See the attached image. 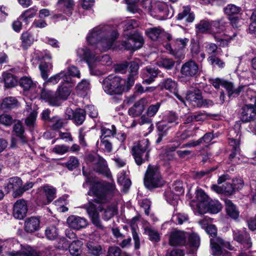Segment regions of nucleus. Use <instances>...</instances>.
Segmentation results:
<instances>
[{
  "instance_id": "1",
  "label": "nucleus",
  "mask_w": 256,
  "mask_h": 256,
  "mask_svg": "<svg viewBox=\"0 0 256 256\" xmlns=\"http://www.w3.org/2000/svg\"><path fill=\"white\" fill-rule=\"evenodd\" d=\"M82 174L86 177L83 186L85 188L90 184V188L88 194L94 197L92 202L89 201L87 204L84 205V208L86 210L92 224L98 228L103 229L104 226L100 219L99 212L103 210L102 204L107 200V192L101 184L98 182L92 184L89 174L85 171L84 167L82 168Z\"/></svg>"
},
{
  "instance_id": "2",
  "label": "nucleus",
  "mask_w": 256,
  "mask_h": 256,
  "mask_svg": "<svg viewBox=\"0 0 256 256\" xmlns=\"http://www.w3.org/2000/svg\"><path fill=\"white\" fill-rule=\"evenodd\" d=\"M118 37L116 30L110 26H99L90 30L86 36L88 44L106 51L112 48Z\"/></svg>"
},
{
  "instance_id": "3",
  "label": "nucleus",
  "mask_w": 256,
  "mask_h": 256,
  "mask_svg": "<svg viewBox=\"0 0 256 256\" xmlns=\"http://www.w3.org/2000/svg\"><path fill=\"white\" fill-rule=\"evenodd\" d=\"M227 24L224 20L210 21L205 19L196 24V28L197 32L212 34L215 40L220 42V46H226L232 38L227 30Z\"/></svg>"
},
{
  "instance_id": "4",
  "label": "nucleus",
  "mask_w": 256,
  "mask_h": 256,
  "mask_svg": "<svg viewBox=\"0 0 256 256\" xmlns=\"http://www.w3.org/2000/svg\"><path fill=\"white\" fill-rule=\"evenodd\" d=\"M76 54L81 61H85L87 63L92 75L100 76L103 74L98 68L100 64L110 66L112 63L108 55L104 54L100 56H96L86 46L78 48Z\"/></svg>"
},
{
  "instance_id": "5",
  "label": "nucleus",
  "mask_w": 256,
  "mask_h": 256,
  "mask_svg": "<svg viewBox=\"0 0 256 256\" xmlns=\"http://www.w3.org/2000/svg\"><path fill=\"white\" fill-rule=\"evenodd\" d=\"M122 25L125 33L124 34V40L122 42L120 48L134 51L140 48L144 43L142 36L138 34L126 32L138 26V22L133 19L127 20L122 22Z\"/></svg>"
},
{
  "instance_id": "6",
  "label": "nucleus",
  "mask_w": 256,
  "mask_h": 256,
  "mask_svg": "<svg viewBox=\"0 0 256 256\" xmlns=\"http://www.w3.org/2000/svg\"><path fill=\"white\" fill-rule=\"evenodd\" d=\"M169 244L172 246L186 244L193 248H198L200 244V238L195 233L189 234L184 231L174 230L170 233Z\"/></svg>"
},
{
  "instance_id": "7",
  "label": "nucleus",
  "mask_w": 256,
  "mask_h": 256,
  "mask_svg": "<svg viewBox=\"0 0 256 256\" xmlns=\"http://www.w3.org/2000/svg\"><path fill=\"white\" fill-rule=\"evenodd\" d=\"M104 91L111 96L121 95L124 92L128 90L131 87L126 80L120 76L110 75L102 82Z\"/></svg>"
},
{
  "instance_id": "8",
  "label": "nucleus",
  "mask_w": 256,
  "mask_h": 256,
  "mask_svg": "<svg viewBox=\"0 0 256 256\" xmlns=\"http://www.w3.org/2000/svg\"><path fill=\"white\" fill-rule=\"evenodd\" d=\"M150 143L148 139H143L134 146L132 148V154L138 166L148 160L150 156Z\"/></svg>"
},
{
  "instance_id": "9",
  "label": "nucleus",
  "mask_w": 256,
  "mask_h": 256,
  "mask_svg": "<svg viewBox=\"0 0 256 256\" xmlns=\"http://www.w3.org/2000/svg\"><path fill=\"white\" fill-rule=\"evenodd\" d=\"M144 184L149 189L163 185L164 180L157 167L151 166H148L144 178Z\"/></svg>"
},
{
  "instance_id": "10",
  "label": "nucleus",
  "mask_w": 256,
  "mask_h": 256,
  "mask_svg": "<svg viewBox=\"0 0 256 256\" xmlns=\"http://www.w3.org/2000/svg\"><path fill=\"white\" fill-rule=\"evenodd\" d=\"M20 86L23 88L24 95L32 100L38 96V92L40 87L36 82H34L28 76H22L19 81Z\"/></svg>"
},
{
  "instance_id": "11",
  "label": "nucleus",
  "mask_w": 256,
  "mask_h": 256,
  "mask_svg": "<svg viewBox=\"0 0 256 256\" xmlns=\"http://www.w3.org/2000/svg\"><path fill=\"white\" fill-rule=\"evenodd\" d=\"M184 102H182L186 106V102H188L194 106L197 107H209L213 105L212 100L208 99H203L202 94L198 90L188 92Z\"/></svg>"
},
{
  "instance_id": "12",
  "label": "nucleus",
  "mask_w": 256,
  "mask_h": 256,
  "mask_svg": "<svg viewBox=\"0 0 256 256\" xmlns=\"http://www.w3.org/2000/svg\"><path fill=\"white\" fill-rule=\"evenodd\" d=\"M209 81L216 89L219 88L220 86L224 88L226 90L230 98L237 96L242 92V89L246 88V87L240 86L235 88L232 82L220 78H212Z\"/></svg>"
},
{
  "instance_id": "13",
  "label": "nucleus",
  "mask_w": 256,
  "mask_h": 256,
  "mask_svg": "<svg viewBox=\"0 0 256 256\" xmlns=\"http://www.w3.org/2000/svg\"><path fill=\"white\" fill-rule=\"evenodd\" d=\"M73 0H58L56 4L57 13L53 16V18L64 20L66 16H70L74 10Z\"/></svg>"
},
{
  "instance_id": "14",
  "label": "nucleus",
  "mask_w": 256,
  "mask_h": 256,
  "mask_svg": "<svg viewBox=\"0 0 256 256\" xmlns=\"http://www.w3.org/2000/svg\"><path fill=\"white\" fill-rule=\"evenodd\" d=\"M184 192L182 183L181 181L178 180L172 184V188L166 190L164 196L167 202L174 206L178 203L179 196Z\"/></svg>"
},
{
  "instance_id": "15",
  "label": "nucleus",
  "mask_w": 256,
  "mask_h": 256,
  "mask_svg": "<svg viewBox=\"0 0 256 256\" xmlns=\"http://www.w3.org/2000/svg\"><path fill=\"white\" fill-rule=\"evenodd\" d=\"M189 42L188 38H177L174 41L173 48L170 44L166 45V48L172 54L181 58L184 56V50Z\"/></svg>"
},
{
  "instance_id": "16",
  "label": "nucleus",
  "mask_w": 256,
  "mask_h": 256,
  "mask_svg": "<svg viewBox=\"0 0 256 256\" xmlns=\"http://www.w3.org/2000/svg\"><path fill=\"white\" fill-rule=\"evenodd\" d=\"M210 242L214 256H230V253L224 250V248H227V245L228 244L225 243L222 238H211Z\"/></svg>"
},
{
  "instance_id": "17",
  "label": "nucleus",
  "mask_w": 256,
  "mask_h": 256,
  "mask_svg": "<svg viewBox=\"0 0 256 256\" xmlns=\"http://www.w3.org/2000/svg\"><path fill=\"white\" fill-rule=\"evenodd\" d=\"M38 190L40 194H44L46 196V198H42L40 196L37 198V201L40 205H47L56 197V189L52 186L46 184Z\"/></svg>"
},
{
  "instance_id": "18",
  "label": "nucleus",
  "mask_w": 256,
  "mask_h": 256,
  "mask_svg": "<svg viewBox=\"0 0 256 256\" xmlns=\"http://www.w3.org/2000/svg\"><path fill=\"white\" fill-rule=\"evenodd\" d=\"M154 11L156 15L152 16L160 20H166L172 16V14H170V12L167 4L163 2L155 1Z\"/></svg>"
},
{
  "instance_id": "19",
  "label": "nucleus",
  "mask_w": 256,
  "mask_h": 256,
  "mask_svg": "<svg viewBox=\"0 0 256 256\" xmlns=\"http://www.w3.org/2000/svg\"><path fill=\"white\" fill-rule=\"evenodd\" d=\"M65 114L66 119L72 120L77 126L82 124L86 119V112L80 108L74 111L72 108H68L66 110Z\"/></svg>"
},
{
  "instance_id": "20",
  "label": "nucleus",
  "mask_w": 256,
  "mask_h": 256,
  "mask_svg": "<svg viewBox=\"0 0 256 256\" xmlns=\"http://www.w3.org/2000/svg\"><path fill=\"white\" fill-rule=\"evenodd\" d=\"M146 36L152 40H156L165 36L168 41L172 39V36L166 33L163 28L160 26L152 27L148 28L145 30Z\"/></svg>"
},
{
  "instance_id": "21",
  "label": "nucleus",
  "mask_w": 256,
  "mask_h": 256,
  "mask_svg": "<svg viewBox=\"0 0 256 256\" xmlns=\"http://www.w3.org/2000/svg\"><path fill=\"white\" fill-rule=\"evenodd\" d=\"M200 72L198 64L193 60H188L184 64L180 69L182 76L192 78L196 76Z\"/></svg>"
},
{
  "instance_id": "22",
  "label": "nucleus",
  "mask_w": 256,
  "mask_h": 256,
  "mask_svg": "<svg viewBox=\"0 0 256 256\" xmlns=\"http://www.w3.org/2000/svg\"><path fill=\"white\" fill-rule=\"evenodd\" d=\"M162 89H166L173 93L176 98L182 102H184V98L180 96L178 91V84L172 78L164 80L160 84Z\"/></svg>"
},
{
  "instance_id": "23",
  "label": "nucleus",
  "mask_w": 256,
  "mask_h": 256,
  "mask_svg": "<svg viewBox=\"0 0 256 256\" xmlns=\"http://www.w3.org/2000/svg\"><path fill=\"white\" fill-rule=\"evenodd\" d=\"M240 119L246 122H254L256 120V108H254L253 104H246L242 107Z\"/></svg>"
},
{
  "instance_id": "24",
  "label": "nucleus",
  "mask_w": 256,
  "mask_h": 256,
  "mask_svg": "<svg viewBox=\"0 0 256 256\" xmlns=\"http://www.w3.org/2000/svg\"><path fill=\"white\" fill-rule=\"evenodd\" d=\"M233 237L234 240L242 244L245 248H251L252 242L250 234L246 231V228L242 230L237 229L233 230Z\"/></svg>"
},
{
  "instance_id": "25",
  "label": "nucleus",
  "mask_w": 256,
  "mask_h": 256,
  "mask_svg": "<svg viewBox=\"0 0 256 256\" xmlns=\"http://www.w3.org/2000/svg\"><path fill=\"white\" fill-rule=\"evenodd\" d=\"M27 211V204L24 200H19L15 202L13 208V216L16 218L23 219L26 216Z\"/></svg>"
},
{
  "instance_id": "26",
  "label": "nucleus",
  "mask_w": 256,
  "mask_h": 256,
  "mask_svg": "<svg viewBox=\"0 0 256 256\" xmlns=\"http://www.w3.org/2000/svg\"><path fill=\"white\" fill-rule=\"evenodd\" d=\"M158 70L155 68L146 66L142 69L141 72V76L143 79L142 84H150L154 81L158 76Z\"/></svg>"
},
{
  "instance_id": "27",
  "label": "nucleus",
  "mask_w": 256,
  "mask_h": 256,
  "mask_svg": "<svg viewBox=\"0 0 256 256\" xmlns=\"http://www.w3.org/2000/svg\"><path fill=\"white\" fill-rule=\"evenodd\" d=\"M39 95L41 99L48 102L50 106H58L60 104L56 94H54L50 90L44 89L40 87V91L38 92Z\"/></svg>"
},
{
  "instance_id": "28",
  "label": "nucleus",
  "mask_w": 256,
  "mask_h": 256,
  "mask_svg": "<svg viewBox=\"0 0 256 256\" xmlns=\"http://www.w3.org/2000/svg\"><path fill=\"white\" fill-rule=\"evenodd\" d=\"M148 104V100L146 98H142L136 102L134 105L129 108L128 113L132 117L140 116L144 112L145 107Z\"/></svg>"
},
{
  "instance_id": "29",
  "label": "nucleus",
  "mask_w": 256,
  "mask_h": 256,
  "mask_svg": "<svg viewBox=\"0 0 256 256\" xmlns=\"http://www.w3.org/2000/svg\"><path fill=\"white\" fill-rule=\"evenodd\" d=\"M24 113L27 116L25 119V124L30 128H34L36 122L38 112L35 110H32L31 103L26 102Z\"/></svg>"
},
{
  "instance_id": "30",
  "label": "nucleus",
  "mask_w": 256,
  "mask_h": 256,
  "mask_svg": "<svg viewBox=\"0 0 256 256\" xmlns=\"http://www.w3.org/2000/svg\"><path fill=\"white\" fill-rule=\"evenodd\" d=\"M69 227L76 230L85 228L88 224L87 220L84 218L77 216H70L67 218Z\"/></svg>"
},
{
  "instance_id": "31",
  "label": "nucleus",
  "mask_w": 256,
  "mask_h": 256,
  "mask_svg": "<svg viewBox=\"0 0 256 256\" xmlns=\"http://www.w3.org/2000/svg\"><path fill=\"white\" fill-rule=\"evenodd\" d=\"M88 158L92 160L93 164H98L100 168L96 169L99 172L104 174L108 178L111 177V174L108 169L106 162L102 158H94L92 156H89Z\"/></svg>"
},
{
  "instance_id": "32",
  "label": "nucleus",
  "mask_w": 256,
  "mask_h": 256,
  "mask_svg": "<svg viewBox=\"0 0 256 256\" xmlns=\"http://www.w3.org/2000/svg\"><path fill=\"white\" fill-rule=\"evenodd\" d=\"M229 144L232 147V152L230 154L229 160L233 164H240V162L237 161L238 158L236 156L240 153V141L238 138H230ZM239 159V158H238Z\"/></svg>"
},
{
  "instance_id": "33",
  "label": "nucleus",
  "mask_w": 256,
  "mask_h": 256,
  "mask_svg": "<svg viewBox=\"0 0 256 256\" xmlns=\"http://www.w3.org/2000/svg\"><path fill=\"white\" fill-rule=\"evenodd\" d=\"M60 240L64 243L62 246L64 248H66L68 246L69 252L72 255L77 256L80 254V248L83 244L82 240H74L70 244H69L64 238H62Z\"/></svg>"
},
{
  "instance_id": "34",
  "label": "nucleus",
  "mask_w": 256,
  "mask_h": 256,
  "mask_svg": "<svg viewBox=\"0 0 256 256\" xmlns=\"http://www.w3.org/2000/svg\"><path fill=\"white\" fill-rule=\"evenodd\" d=\"M40 220L38 217L32 216L26 218L24 222V230L30 233L37 231L40 228Z\"/></svg>"
},
{
  "instance_id": "35",
  "label": "nucleus",
  "mask_w": 256,
  "mask_h": 256,
  "mask_svg": "<svg viewBox=\"0 0 256 256\" xmlns=\"http://www.w3.org/2000/svg\"><path fill=\"white\" fill-rule=\"evenodd\" d=\"M72 84V83H66L65 82L60 84L56 92L58 101H60V100H66L67 99L71 93V88Z\"/></svg>"
},
{
  "instance_id": "36",
  "label": "nucleus",
  "mask_w": 256,
  "mask_h": 256,
  "mask_svg": "<svg viewBox=\"0 0 256 256\" xmlns=\"http://www.w3.org/2000/svg\"><path fill=\"white\" fill-rule=\"evenodd\" d=\"M9 256H39V254L28 246H24L20 250L9 252Z\"/></svg>"
},
{
  "instance_id": "37",
  "label": "nucleus",
  "mask_w": 256,
  "mask_h": 256,
  "mask_svg": "<svg viewBox=\"0 0 256 256\" xmlns=\"http://www.w3.org/2000/svg\"><path fill=\"white\" fill-rule=\"evenodd\" d=\"M138 68L139 65L137 62L132 61L130 63V74L126 82L130 87L134 85V80L137 78Z\"/></svg>"
},
{
  "instance_id": "38",
  "label": "nucleus",
  "mask_w": 256,
  "mask_h": 256,
  "mask_svg": "<svg viewBox=\"0 0 256 256\" xmlns=\"http://www.w3.org/2000/svg\"><path fill=\"white\" fill-rule=\"evenodd\" d=\"M22 184V180L20 178L14 176L8 179V182L6 186L8 192L13 191V194L20 189Z\"/></svg>"
},
{
  "instance_id": "39",
  "label": "nucleus",
  "mask_w": 256,
  "mask_h": 256,
  "mask_svg": "<svg viewBox=\"0 0 256 256\" xmlns=\"http://www.w3.org/2000/svg\"><path fill=\"white\" fill-rule=\"evenodd\" d=\"M226 213L231 218L236 220L239 217L240 212L236 206L230 200H225Z\"/></svg>"
},
{
  "instance_id": "40",
  "label": "nucleus",
  "mask_w": 256,
  "mask_h": 256,
  "mask_svg": "<svg viewBox=\"0 0 256 256\" xmlns=\"http://www.w3.org/2000/svg\"><path fill=\"white\" fill-rule=\"evenodd\" d=\"M118 182L122 186V190L126 192L131 185V181L126 174V172L122 170L118 175Z\"/></svg>"
},
{
  "instance_id": "41",
  "label": "nucleus",
  "mask_w": 256,
  "mask_h": 256,
  "mask_svg": "<svg viewBox=\"0 0 256 256\" xmlns=\"http://www.w3.org/2000/svg\"><path fill=\"white\" fill-rule=\"evenodd\" d=\"M18 106V101L15 97H6L2 100L0 107L2 110H9L16 108Z\"/></svg>"
},
{
  "instance_id": "42",
  "label": "nucleus",
  "mask_w": 256,
  "mask_h": 256,
  "mask_svg": "<svg viewBox=\"0 0 256 256\" xmlns=\"http://www.w3.org/2000/svg\"><path fill=\"white\" fill-rule=\"evenodd\" d=\"M62 80V82H65L66 83V82H70V79L69 77L66 76V74L64 73V70H62L58 74H56L49 78L46 83H50L53 85L56 84L58 82Z\"/></svg>"
},
{
  "instance_id": "43",
  "label": "nucleus",
  "mask_w": 256,
  "mask_h": 256,
  "mask_svg": "<svg viewBox=\"0 0 256 256\" xmlns=\"http://www.w3.org/2000/svg\"><path fill=\"white\" fill-rule=\"evenodd\" d=\"M222 20H224L228 24L227 25L228 26V28H227V30L229 32V34L230 35L232 36V39L230 40V42L233 39L234 37H235L236 36V32H234L232 30V26L233 28H237L240 26V20L236 17V16H233V17H229L228 20L230 22V23L226 21V20L224 18H222Z\"/></svg>"
},
{
  "instance_id": "44",
  "label": "nucleus",
  "mask_w": 256,
  "mask_h": 256,
  "mask_svg": "<svg viewBox=\"0 0 256 256\" xmlns=\"http://www.w3.org/2000/svg\"><path fill=\"white\" fill-rule=\"evenodd\" d=\"M37 10V9L34 8L28 9L22 14L18 19L24 22L26 24H28L31 21V19L36 16Z\"/></svg>"
},
{
  "instance_id": "45",
  "label": "nucleus",
  "mask_w": 256,
  "mask_h": 256,
  "mask_svg": "<svg viewBox=\"0 0 256 256\" xmlns=\"http://www.w3.org/2000/svg\"><path fill=\"white\" fill-rule=\"evenodd\" d=\"M66 76L69 77L70 82H66V83L74 84V82L72 80V78H80V72L78 68L74 66H68L66 70H64Z\"/></svg>"
},
{
  "instance_id": "46",
  "label": "nucleus",
  "mask_w": 256,
  "mask_h": 256,
  "mask_svg": "<svg viewBox=\"0 0 256 256\" xmlns=\"http://www.w3.org/2000/svg\"><path fill=\"white\" fill-rule=\"evenodd\" d=\"M13 131L14 133V134L20 138L22 142L26 143L28 142V140L24 134V128L20 121L14 124L13 127Z\"/></svg>"
},
{
  "instance_id": "47",
  "label": "nucleus",
  "mask_w": 256,
  "mask_h": 256,
  "mask_svg": "<svg viewBox=\"0 0 256 256\" xmlns=\"http://www.w3.org/2000/svg\"><path fill=\"white\" fill-rule=\"evenodd\" d=\"M196 194L198 208H200V206H206L209 200L208 196L204 191L201 189L198 190Z\"/></svg>"
},
{
  "instance_id": "48",
  "label": "nucleus",
  "mask_w": 256,
  "mask_h": 256,
  "mask_svg": "<svg viewBox=\"0 0 256 256\" xmlns=\"http://www.w3.org/2000/svg\"><path fill=\"white\" fill-rule=\"evenodd\" d=\"M2 76L6 88H12L16 85L17 80L12 74L8 72H4Z\"/></svg>"
},
{
  "instance_id": "49",
  "label": "nucleus",
  "mask_w": 256,
  "mask_h": 256,
  "mask_svg": "<svg viewBox=\"0 0 256 256\" xmlns=\"http://www.w3.org/2000/svg\"><path fill=\"white\" fill-rule=\"evenodd\" d=\"M204 208H207L208 211L213 214L218 213L221 210L222 206L218 200H211L208 202V205L204 207Z\"/></svg>"
},
{
  "instance_id": "50",
  "label": "nucleus",
  "mask_w": 256,
  "mask_h": 256,
  "mask_svg": "<svg viewBox=\"0 0 256 256\" xmlns=\"http://www.w3.org/2000/svg\"><path fill=\"white\" fill-rule=\"evenodd\" d=\"M45 234L48 240H54L58 235V229L54 226H48L45 230Z\"/></svg>"
},
{
  "instance_id": "51",
  "label": "nucleus",
  "mask_w": 256,
  "mask_h": 256,
  "mask_svg": "<svg viewBox=\"0 0 256 256\" xmlns=\"http://www.w3.org/2000/svg\"><path fill=\"white\" fill-rule=\"evenodd\" d=\"M100 140H104L107 137L114 136L116 133V128L114 126L112 125L110 128L102 127L100 130Z\"/></svg>"
},
{
  "instance_id": "52",
  "label": "nucleus",
  "mask_w": 256,
  "mask_h": 256,
  "mask_svg": "<svg viewBox=\"0 0 256 256\" xmlns=\"http://www.w3.org/2000/svg\"><path fill=\"white\" fill-rule=\"evenodd\" d=\"M144 233L149 237L152 242H158L160 240V236L158 232L150 227L144 228Z\"/></svg>"
},
{
  "instance_id": "53",
  "label": "nucleus",
  "mask_w": 256,
  "mask_h": 256,
  "mask_svg": "<svg viewBox=\"0 0 256 256\" xmlns=\"http://www.w3.org/2000/svg\"><path fill=\"white\" fill-rule=\"evenodd\" d=\"M49 122V126L54 130L61 128L64 126V120L58 116L51 118Z\"/></svg>"
},
{
  "instance_id": "54",
  "label": "nucleus",
  "mask_w": 256,
  "mask_h": 256,
  "mask_svg": "<svg viewBox=\"0 0 256 256\" xmlns=\"http://www.w3.org/2000/svg\"><path fill=\"white\" fill-rule=\"evenodd\" d=\"M164 122L174 127L179 123L178 117L175 112H169L165 116Z\"/></svg>"
},
{
  "instance_id": "55",
  "label": "nucleus",
  "mask_w": 256,
  "mask_h": 256,
  "mask_svg": "<svg viewBox=\"0 0 256 256\" xmlns=\"http://www.w3.org/2000/svg\"><path fill=\"white\" fill-rule=\"evenodd\" d=\"M52 66L51 63L42 62L39 68L41 72L42 77L44 80H46L48 78V72L52 68Z\"/></svg>"
},
{
  "instance_id": "56",
  "label": "nucleus",
  "mask_w": 256,
  "mask_h": 256,
  "mask_svg": "<svg viewBox=\"0 0 256 256\" xmlns=\"http://www.w3.org/2000/svg\"><path fill=\"white\" fill-rule=\"evenodd\" d=\"M88 252L94 256H99L102 252V248L100 245L90 242L87 244Z\"/></svg>"
},
{
  "instance_id": "57",
  "label": "nucleus",
  "mask_w": 256,
  "mask_h": 256,
  "mask_svg": "<svg viewBox=\"0 0 256 256\" xmlns=\"http://www.w3.org/2000/svg\"><path fill=\"white\" fill-rule=\"evenodd\" d=\"M90 88V84L88 80L83 79L80 82L77 86L76 90L82 94L87 92Z\"/></svg>"
},
{
  "instance_id": "58",
  "label": "nucleus",
  "mask_w": 256,
  "mask_h": 256,
  "mask_svg": "<svg viewBox=\"0 0 256 256\" xmlns=\"http://www.w3.org/2000/svg\"><path fill=\"white\" fill-rule=\"evenodd\" d=\"M208 62L214 67L217 66L220 68H222L225 66L224 62L215 56H212L208 58Z\"/></svg>"
},
{
  "instance_id": "59",
  "label": "nucleus",
  "mask_w": 256,
  "mask_h": 256,
  "mask_svg": "<svg viewBox=\"0 0 256 256\" xmlns=\"http://www.w3.org/2000/svg\"><path fill=\"white\" fill-rule=\"evenodd\" d=\"M66 196H63L54 202V205L57 206L56 209L60 212H64L68 210V208L64 206L66 204Z\"/></svg>"
},
{
  "instance_id": "60",
  "label": "nucleus",
  "mask_w": 256,
  "mask_h": 256,
  "mask_svg": "<svg viewBox=\"0 0 256 256\" xmlns=\"http://www.w3.org/2000/svg\"><path fill=\"white\" fill-rule=\"evenodd\" d=\"M188 216L186 214L182 213L174 214L172 220L176 224H182L188 220Z\"/></svg>"
},
{
  "instance_id": "61",
  "label": "nucleus",
  "mask_w": 256,
  "mask_h": 256,
  "mask_svg": "<svg viewBox=\"0 0 256 256\" xmlns=\"http://www.w3.org/2000/svg\"><path fill=\"white\" fill-rule=\"evenodd\" d=\"M174 62L170 58H164L157 62V64L160 67H162L168 70H170L174 66Z\"/></svg>"
},
{
  "instance_id": "62",
  "label": "nucleus",
  "mask_w": 256,
  "mask_h": 256,
  "mask_svg": "<svg viewBox=\"0 0 256 256\" xmlns=\"http://www.w3.org/2000/svg\"><path fill=\"white\" fill-rule=\"evenodd\" d=\"M153 0H144L142 3L144 8L151 16H155L156 14L154 11V2Z\"/></svg>"
},
{
  "instance_id": "63",
  "label": "nucleus",
  "mask_w": 256,
  "mask_h": 256,
  "mask_svg": "<svg viewBox=\"0 0 256 256\" xmlns=\"http://www.w3.org/2000/svg\"><path fill=\"white\" fill-rule=\"evenodd\" d=\"M22 45L24 47L30 46L34 42L32 34L28 32H24L22 35Z\"/></svg>"
},
{
  "instance_id": "64",
  "label": "nucleus",
  "mask_w": 256,
  "mask_h": 256,
  "mask_svg": "<svg viewBox=\"0 0 256 256\" xmlns=\"http://www.w3.org/2000/svg\"><path fill=\"white\" fill-rule=\"evenodd\" d=\"M161 106V103L158 102L154 104L150 105L147 108L146 114L149 117L154 116L156 114Z\"/></svg>"
}]
</instances>
